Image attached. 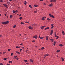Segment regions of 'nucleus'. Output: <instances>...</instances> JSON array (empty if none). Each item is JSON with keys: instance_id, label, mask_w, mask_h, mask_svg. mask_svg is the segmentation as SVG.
I'll list each match as a JSON object with an SVG mask.
<instances>
[{"instance_id": "obj_1", "label": "nucleus", "mask_w": 65, "mask_h": 65, "mask_svg": "<svg viewBox=\"0 0 65 65\" xmlns=\"http://www.w3.org/2000/svg\"><path fill=\"white\" fill-rule=\"evenodd\" d=\"M9 23V21H7L6 22H3L2 23V24H4V25H6L7 24H8Z\"/></svg>"}, {"instance_id": "obj_2", "label": "nucleus", "mask_w": 65, "mask_h": 65, "mask_svg": "<svg viewBox=\"0 0 65 65\" xmlns=\"http://www.w3.org/2000/svg\"><path fill=\"white\" fill-rule=\"evenodd\" d=\"M33 38H35V39H37V36L35 35L33 37Z\"/></svg>"}, {"instance_id": "obj_3", "label": "nucleus", "mask_w": 65, "mask_h": 65, "mask_svg": "<svg viewBox=\"0 0 65 65\" xmlns=\"http://www.w3.org/2000/svg\"><path fill=\"white\" fill-rule=\"evenodd\" d=\"M56 0H51L50 1V2H56Z\"/></svg>"}, {"instance_id": "obj_4", "label": "nucleus", "mask_w": 65, "mask_h": 65, "mask_svg": "<svg viewBox=\"0 0 65 65\" xmlns=\"http://www.w3.org/2000/svg\"><path fill=\"white\" fill-rule=\"evenodd\" d=\"M3 5H4L5 7L6 8H8V7H7V5L3 4Z\"/></svg>"}, {"instance_id": "obj_5", "label": "nucleus", "mask_w": 65, "mask_h": 65, "mask_svg": "<svg viewBox=\"0 0 65 65\" xmlns=\"http://www.w3.org/2000/svg\"><path fill=\"white\" fill-rule=\"evenodd\" d=\"M28 28L29 29H31V30H33V27L31 26H29Z\"/></svg>"}, {"instance_id": "obj_6", "label": "nucleus", "mask_w": 65, "mask_h": 65, "mask_svg": "<svg viewBox=\"0 0 65 65\" xmlns=\"http://www.w3.org/2000/svg\"><path fill=\"white\" fill-rule=\"evenodd\" d=\"M53 32H54V31H53V30H52L51 31V32L50 34V35H52L53 34Z\"/></svg>"}, {"instance_id": "obj_7", "label": "nucleus", "mask_w": 65, "mask_h": 65, "mask_svg": "<svg viewBox=\"0 0 65 65\" xmlns=\"http://www.w3.org/2000/svg\"><path fill=\"white\" fill-rule=\"evenodd\" d=\"M37 24H35V23H34V24H33L32 26H33V27H35V26H37Z\"/></svg>"}, {"instance_id": "obj_8", "label": "nucleus", "mask_w": 65, "mask_h": 65, "mask_svg": "<svg viewBox=\"0 0 65 65\" xmlns=\"http://www.w3.org/2000/svg\"><path fill=\"white\" fill-rule=\"evenodd\" d=\"M44 27H45L44 26H42L41 27V29H42V30L44 29Z\"/></svg>"}, {"instance_id": "obj_9", "label": "nucleus", "mask_w": 65, "mask_h": 65, "mask_svg": "<svg viewBox=\"0 0 65 65\" xmlns=\"http://www.w3.org/2000/svg\"><path fill=\"white\" fill-rule=\"evenodd\" d=\"M53 5L52 3H51L50 4L48 5V6H50V7H51L52 6H53Z\"/></svg>"}, {"instance_id": "obj_10", "label": "nucleus", "mask_w": 65, "mask_h": 65, "mask_svg": "<svg viewBox=\"0 0 65 65\" xmlns=\"http://www.w3.org/2000/svg\"><path fill=\"white\" fill-rule=\"evenodd\" d=\"M54 25V24H51V26H52V27H51V29H52H52H53V28H54V26L53 25Z\"/></svg>"}, {"instance_id": "obj_11", "label": "nucleus", "mask_w": 65, "mask_h": 65, "mask_svg": "<svg viewBox=\"0 0 65 65\" xmlns=\"http://www.w3.org/2000/svg\"><path fill=\"white\" fill-rule=\"evenodd\" d=\"M41 20L42 21H44V20H45L44 17H43L42 18Z\"/></svg>"}, {"instance_id": "obj_12", "label": "nucleus", "mask_w": 65, "mask_h": 65, "mask_svg": "<svg viewBox=\"0 0 65 65\" xmlns=\"http://www.w3.org/2000/svg\"><path fill=\"white\" fill-rule=\"evenodd\" d=\"M50 40L52 42H53L54 41V39H51Z\"/></svg>"}, {"instance_id": "obj_13", "label": "nucleus", "mask_w": 65, "mask_h": 65, "mask_svg": "<svg viewBox=\"0 0 65 65\" xmlns=\"http://www.w3.org/2000/svg\"><path fill=\"white\" fill-rule=\"evenodd\" d=\"M30 61L31 62H32V63H33V60L32 59H30Z\"/></svg>"}, {"instance_id": "obj_14", "label": "nucleus", "mask_w": 65, "mask_h": 65, "mask_svg": "<svg viewBox=\"0 0 65 65\" xmlns=\"http://www.w3.org/2000/svg\"><path fill=\"white\" fill-rule=\"evenodd\" d=\"M61 60H62V62H63V61H64V59L62 57L61 58Z\"/></svg>"}, {"instance_id": "obj_15", "label": "nucleus", "mask_w": 65, "mask_h": 65, "mask_svg": "<svg viewBox=\"0 0 65 65\" xmlns=\"http://www.w3.org/2000/svg\"><path fill=\"white\" fill-rule=\"evenodd\" d=\"M48 36H46V40H48Z\"/></svg>"}, {"instance_id": "obj_16", "label": "nucleus", "mask_w": 65, "mask_h": 65, "mask_svg": "<svg viewBox=\"0 0 65 65\" xmlns=\"http://www.w3.org/2000/svg\"><path fill=\"white\" fill-rule=\"evenodd\" d=\"M34 6H35V7H38V5H34Z\"/></svg>"}, {"instance_id": "obj_17", "label": "nucleus", "mask_w": 65, "mask_h": 65, "mask_svg": "<svg viewBox=\"0 0 65 65\" xmlns=\"http://www.w3.org/2000/svg\"><path fill=\"white\" fill-rule=\"evenodd\" d=\"M50 27H48L45 28V30H46V29H49Z\"/></svg>"}, {"instance_id": "obj_18", "label": "nucleus", "mask_w": 65, "mask_h": 65, "mask_svg": "<svg viewBox=\"0 0 65 65\" xmlns=\"http://www.w3.org/2000/svg\"><path fill=\"white\" fill-rule=\"evenodd\" d=\"M59 46L62 47V46H63V45L62 44H60L59 45Z\"/></svg>"}, {"instance_id": "obj_19", "label": "nucleus", "mask_w": 65, "mask_h": 65, "mask_svg": "<svg viewBox=\"0 0 65 65\" xmlns=\"http://www.w3.org/2000/svg\"><path fill=\"white\" fill-rule=\"evenodd\" d=\"M37 11H34V13H37Z\"/></svg>"}, {"instance_id": "obj_20", "label": "nucleus", "mask_w": 65, "mask_h": 65, "mask_svg": "<svg viewBox=\"0 0 65 65\" xmlns=\"http://www.w3.org/2000/svg\"><path fill=\"white\" fill-rule=\"evenodd\" d=\"M44 47H42V48H41V50H44Z\"/></svg>"}, {"instance_id": "obj_21", "label": "nucleus", "mask_w": 65, "mask_h": 65, "mask_svg": "<svg viewBox=\"0 0 65 65\" xmlns=\"http://www.w3.org/2000/svg\"><path fill=\"white\" fill-rule=\"evenodd\" d=\"M49 15L50 17H52V14H51V13L49 14Z\"/></svg>"}, {"instance_id": "obj_22", "label": "nucleus", "mask_w": 65, "mask_h": 65, "mask_svg": "<svg viewBox=\"0 0 65 65\" xmlns=\"http://www.w3.org/2000/svg\"><path fill=\"white\" fill-rule=\"evenodd\" d=\"M24 61L25 62H28V60H24Z\"/></svg>"}, {"instance_id": "obj_23", "label": "nucleus", "mask_w": 65, "mask_h": 65, "mask_svg": "<svg viewBox=\"0 0 65 65\" xmlns=\"http://www.w3.org/2000/svg\"><path fill=\"white\" fill-rule=\"evenodd\" d=\"M47 21H51V20L50 19L48 18L47 19Z\"/></svg>"}, {"instance_id": "obj_24", "label": "nucleus", "mask_w": 65, "mask_h": 65, "mask_svg": "<svg viewBox=\"0 0 65 65\" xmlns=\"http://www.w3.org/2000/svg\"><path fill=\"white\" fill-rule=\"evenodd\" d=\"M16 53H18V54H20V53L19 52H18V51H16Z\"/></svg>"}, {"instance_id": "obj_25", "label": "nucleus", "mask_w": 65, "mask_h": 65, "mask_svg": "<svg viewBox=\"0 0 65 65\" xmlns=\"http://www.w3.org/2000/svg\"><path fill=\"white\" fill-rule=\"evenodd\" d=\"M48 54H46L44 56V57H47V56H48Z\"/></svg>"}, {"instance_id": "obj_26", "label": "nucleus", "mask_w": 65, "mask_h": 65, "mask_svg": "<svg viewBox=\"0 0 65 65\" xmlns=\"http://www.w3.org/2000/svg\"><path fill=\"white\" fill-rule=\"evenodd\" d=\"M55 44H56V42L54 41V43H53V44L54 45V46H55Z\"/></svg>"}, {"instance_id": "obj_27", "label": "nucleus", "mask_w": 65, "mask_h": 65, "mask_svg": "<svg viewBox=\"0 0 65 65\" xmlns=\"http://www.w3.org/2000/svg\"><path fill=\"white\" fill-rule=\"evenodd\" d=\"M14 59H16L17 57V56H14Z\"/></svg>"}, {"instance_id": "obj_28", "label": "nucleus", "mask_w": 65, "mask_h": 65, "mask_svg": "<svg viewBox=\"0 0 65 65\" xmlns=\"http://www.w3.org/2000/svg\"><path fill=\"white\" fill-rule=\"evenodd\" d=\"M29 7H30V8H32V6H31V5H29Z\"/></svg>"}, {"instance_id": "obj_29", "label": "nucleus", "mask_w": 65, "mask_h": 65, "mask_svg": "<svg viewBox=\"0 0 65 65\" xmlns=\"http://www.w3.org/2000/svg\"><path fill=\"white\" fill-rule=\"evenodd\" d=\"M12 12H13V13H15V11H14V10H13Z\"/></svg>"}, {"instance_id": "obj_30", "label": "nucleus", "mask_w": 65, "mask_h": 65, "mask_svg": "<svg viewBox=\"0 0 65 65\" xmlns=\"http://www.w3.org/2000/svg\"><path fill=\"white\" fill-rule=\"evenodd\" d=\"M43 38H44V37H40V39H43Z\"/></svg>"}, {"instance_id": "obj_31", "label": "nucleus", "mask_w": 65, "mask_h": 65, "mask_svg": "<svg viewBox=\"0 0 65 65\" xmlns=\"http://www.w3.org/2000/svg\"><path fill=\"white\" fill-rule=\"evenodd\" d=\"M21 24H24V23L22 22H21L20 23Z\"/></svg>"}, {"instance_id": "obj_32", "label": "nucleus", "mask_w": 65, "mask_h": 65, "mask_svg": "<svg viewBox=\"0 0 65 65\" xmlns=\"http://www.w3.org/2000/svg\"><path fill=\"white\" fill-rule=\"evenodd\" d=\"M19 19H20V20H22V17H20L19 18Z\"/></svg>"}, {"instance_id": "obj_33", "label": "nucleus", "mask_w": 65, "mask_h": 65, "mask_svg": "<svg viewBox=\"0 0 65 65\" xmlns=\"http://www.w3.org/2000/svg\"><path fill=\"white\" fill-rule=\"evenodd\" d=\"M9 63H12V61H9Z\"/></svg>"}, {"instance_id": "obj_34", "label": "nucleus", "mask_w": 65, "mask_h": 65, "mask_svg": "<svg viewBox=\"0 0 65 65\" xmlns=\"http://www.w3.org/2000/svg\"><path fill=\"white\" fill-rule=\"evenodd\" d=\"M62 34H63L64 33V31L63 30H62Z\"/></svg>"}, {"instance_id": "obj_35", "label": "nucleus", "mask_w": 65, "mask_h": 65, "mask_svg": "<svg viewBox=\"0 0 65 65\" xmlns=\"http://www.w3.org/2000/svg\"><path fill=\"white\" fill-rule=\"evenodd\" d=\"M12 18V15H10V18Z\"/></svg>"}, {"instance_id": "obj_36", "label": "nucleus", "mask_w": 65, "mask_h": 65, "mask_svg": "<svg viewBox=\"0 0 65 65\" xmlns=\"http://www.w3.org/2000/svg\"><path fill=\"white\" fill-rule=\"evenodd\" d=\"M55 37H59V36H57L56 35V36H55Z\"/></svg>"}, {"instance_id": "obj_37", "label": "nucleus", "mask_w": 65, "mask_h": 65, "mask_svg": "<svg viewBox=\"0 0 65 65\" xmlns=\"http://www.w3.org/2000/svg\"><path fill=\"white\" fill-rule=\"evenodd\" d=\"M7 59L6 58H4V60H7Z\"/></svg>"}, {"instance_id": "obj_38", "label": "nucleus", "mask_w": 65, "mask_h": 65, "mask_svg": "<svg viewBox=\"0 0 65 65\" xmlns=\"http://www.w3.org/2000/svg\"><path fill=\"white\" fill-rule=\"evenodd\" d=\"M13 53H12L11 54V56H12V55H13Z\"/></svg>"}, {"instance_id": "obj_39", "label": "nucleus", "mask_w": 65, "mask_h": 65, "mask_svg": "<svg viewBox=\"0 0 65 65\" xmlns=\"http://www.w3.org/2000/svg\"><path fill=\"white\" fill-rule=\"evenodd\" d=\"M8 51H11V49H8Z\"/></svg>"}, {"instance_id": "obj_40", "label": "nucleus", "mask_w": 65, "mask_h": 65, "mask_svg": "<svg viewBox=\"0 0 65 65\" xmlns=\"http://www.w3.org/2000/svg\"><path fill=\"white\" fill-rule=\"evenodd\" d=\"M52 18L53 19H55V17H54V16H53V15H52Z\"/></svg>"}, {"instance_id": "obj_41", "label": "nucleus", "mask_w": 65, "mask_h": 65, "mask_svg": "<svg viewBox=\"0 0 65 65\" xmlns=\"http://www.w3.org/2000/svg\"><path fill=\"white\" fill-rule=\"evenodd\" d=\"M3 2V0H1L0 1V2Z\"/></svg>"}, {"instance_id": "obj_42", "label": "nucleus", "mask_w": 65, "mask_h": 65, "mask_svg": "<svg viewBox=\"0 0 65 65\" xmlns=\"http://www.w3.org/2000/svg\"><path fill=\"white\" fill-rule=\"evenodd\" d=\"M15 27H16V25H14L13 26V28H15Z\"/></svg>"}, {"instance_id": "obj_43", "label": "nucleus", "mask_w": 65, "mask_h": 65, "mask_svg": "<svg viewBox=\"0 0 65 65\" xmlns=\"http://www.w3.org/2000/svg\"><path fill=\"white\" fill-rule=\"evenodd\" d=\"M25 23H26V24H28V23H29V22H28L27 21H26L25 22Z\"/></svg>"}, {"instance_id": "obj_44", "label": "nucleus", "mask_w": 65, "mask_h": 65, "mask_svg": "<svg viewBox=\"0 0 65 65\" xmlns=\"http://www.w3.org/2000/svg\"><path fill=\"white\" fill-rule=\"evenodd\" d=\"M18 12V11L17 10H16L15 11V12Z\"/></svg>"}, {"instance_id": "obj_45", "label": "nucleus", "mask_w": 65, "mask_h": 65, "mask_svg": "<svg viewBox=\"0 0 65 65\" xmlns=\"http://www.w3.org/2000/svg\"><path fill=\"white\" fill-rule=\"evenodd\" d=\"M22 51V49H20V52H21Z\"/></svg>"}, {"instance_id": "obj_46", "label": "nucleus", "mask_w": 65, "mask_h": 65, "mask_svg": "<svg viewBox=\"0 0 65 65\" xmlns=\"http://www.w3.org/2000/svg\"><path fill=\"white\" fill-rule=\"evenodd\" d=\"M56 34H57L56 32H55V34H54L55 36H56Z\"/></svg>"}, {"instance_id": "obj_47", "label": "nucleus", "mask_w": 65, "mask_h": 65, "mask_svg": "<svg viewBox=\"0 0 65 65\" xmlns=\"http://www.w3.org/2000/svg\"><path fill=\"white\" fill-rule=\"evenodd\" d=\"M32 42H35V40H34L32 41Z\"/></svg>"}, {"instance_id": "obj_48", "label": "nucleus", "mask_w": 65, "mask_h": 65, "mask_svg": "<svg viewBox=\"0 0 65 65\" xmlns=\"http://www.w3.org/2000/svg\"><path fill=\"white\" fill-rule=\"evenodd\" d=\"M16 59H17V60H19V58H16Z\"/></svg>"}, {"instance_id": "obj_49", "label": "nucleus", "mask_w": 65, "mask_h": 65, "mask_svg": "<svg viewBox=\"0 0 65 65\" xmlns=\"http://www.w3.org/2000/svg\"><path fill=\"white\" fill-rule=\"evenodd\" d=\"M20 45H23V43H21L20 44Z\"/></svg>"}, {"instance_id": "obj_50", "label": "nucleus", "mask_w": 65, "mask_h": 65, "mask_svg": "<svg viewBox=\"0 0 65 65\" xmlns=\"http://www.w3.org/2000/svg\"><path fill=\"white\" fill-rule=\"evenodd\" d=\"M0 65H3V63H1L0 64Z\"/></svg>"}, {"instance_id": "obj_51", "label": "nucleus", "mask_w": 65, "mask_h": 65, "mask_svg": "<svg viewBox=\"0 0 65 65\" xmlns=\"http://www.w3.org/2000/svg\"><path fill=\"white\" fill-rule=\"evenodd\" d=\"M7 3L8 4V3H10V2H7Z\"/></svg>"}, {"instance_id": "obj_52", "label": "nucleus", "mask_w": 65, "mask_h": 65, "mask_svg": "<svg viewBox=\"0 0 65 65\" xmlns=\"http://www.w3.org/2000/svg\"><path fill=\"white\" fill-rule=\"evenodd\" d=\"M2 54V52H0V54Z\"/></svg>"}, {"instance_id": "obj_53", "label": "nucleus", "mask_w": 65, "mask_h": 65, "mask_svg": "<svg viewBox=\"0 0 65 65\" xmlns=\"http://www.w3.org/2000/svg\"><path fill=\"white\" fill-rule=\"evenodd\" d=\"M16 48H19V47L18 46H16Z\"/></svg>"}, {"instance_id": "obj_54", "label": "nucleus", "mask_w": 65, "mask_h": 65, "mask_svg": "<svg viewBox=\"0 0 65 65\" xmlns=\"http://www.w3.org/2000/svg\"><path fill=\"white\" fill-rule=\"evenodd\" d=\"M25 5H26V3H24Z\"/></svg>"}, {"instance_id": "obj_55", "label": "nucleus", "mask_w": 65, "mask_h": 65, "mask_svg": "<svg viewBox=\"0 0 65 65\" xmlns=\"http://www.w3.org/2000/svg\"><path fill=\"white\" fill-rule=\"evenodd\" d=\"M27 52H28V50H26V51H25V52H26V53H27Z\"/></svg>"}, {"instance_id": "obj_56", "label": "nucleus", "mask_w": 65, "mask_h": 65, "mask_svg": "<svg viewBox=\"0 0 65 65\" xmlns=\"http://www.w3.org/2000/svg\"><path fill=\"white\" fill-rule=\"evenodd\" d=\"M59 38V37H57L56 38V39H58V38Z\"/></svg>"}, {"instance_id": "obj_57", "label": "nucleus", "mask_w": 65, "mask_h": 65, "mask_svg": "<svg viewBox=\"0 0 65 65\" xmlns=\"http://www.w3.org/2000/svg\"><path fill=\"white\" fill-rule=\"evenodd\" d=\"M6 52H4L3 53V54H5Z\"/></svg>"}, {"instance_id": "obj_58", "label": "nucleus", "mask_w": 65, "mask_h": 65, "mask_svg": "<svg viewBox=\"0 0 65 65\" xmlns=\"http://www.w3.org/2000/svg\"><path fill=\"white\" fill-rule=\"evenodd\" d=\"M59 52V51L58 50H57V53H58Z\"/></svg>"}, {"instance_id": "obj_59", "label": "nucleus", "mask_w": 65, "mask_h": 65, "mask_svg": "<svg viewBox=\"0 0 65 65\" xmlns=\"http://www.w3.org/2000/svg\"><path fill=\"white\" fill-rule=\"evenodd\" d=\"M12 1V0H9V1Z\"/></svg>"}, {"instance_id": "obj_60", "label": "nucleus", "mask_w": 65, "mask_h": 65, "mask_svg": "<svg viewBox=\"0 0 65 65\" xmlns=\"http://www.w3.org/2000/svg\"><path fill=\"white\" fill-rule=\"evenodd\" d=\"M21 14H20L19 15V17H21Z\"/></svg>"}, {"instance_id": "obj_61", "label": "nucleus", "mask_w": 65, "mask_h": 65, "mask_svg": "<svg viewBox=\"0 0 65 65\" xmlns=\"http://www.w3.org/2000/svg\"><path fill=\"white\" fill-rule=\"evenodd\" d=\"M44 5H46V4L45 3L44 4Z\"/></svg>"}, {"instance_id": "obj_62", "label": "nucleus", "mask_w": 65, "mask_h": 65, "mask_svg": "<svg viewBox=\"0 0 65 65\" xmlns=\"http://www.w3.org/2000/svg\"><path fill=\"white\" fill-rule=\"evenodd\" d=\"M22 48H23V49H24V47H23Z\"/></svg>"}, {"instance_id": "obj_63", "label": "nucleus", "mask_w": 65, "mask_h": 65, "mask_svg": "<svg viewBox=\"0 0 65 65\" xmlns=\"http://www.w3.org/2000/svg\"><path fill=\"white\" fill-rule=\"evenodd\" d=\"M26 64H27V65H28V64H29V63H26Z\"/></svg>"}, {"instance_id": "obj_64", "label": "nucleus", "mask_w": 65, "mask_h": 65, "mask_svg": "<svg viewBox=\"0 0 65 65\" xmlns=\"http://www.w3.org/2000/svg\"><path fill=\"white\" fill-rule=\"evenodd\" d=\"M7 65H10V64H7Z\"/></svg>"}]
</instances>
